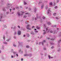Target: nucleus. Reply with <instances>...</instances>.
Here are the masks:
<instances>
[{"label":"nucleus","instance_id":"13d9d810","mask_svg":"<svg viewBox=\"0 0 61 61\" xmlns=\"http://www.w3.org/2000/svg\"><path fill=\"white\" fill-rule=\"evenodd\" d=\"M41 56H43V54L42 53H41Z\"/></svg>","mask_w":61,"mask_h":61},{"label":"nucleus","instance_id":"0eeeda50","mask_svg":"<svg viewBox=\"0 0 61 61\" xmlns=\"http://www.w3.org/2000/svg\"><path fill=\"white\" fill-rule=\"evenodd\" d=\"M30 34L31 35H34V33L33 32V31H32L30 32Z\"/></svg>","mask_w":61,"mask_h":61},{"label":"nucleus","instance_id":"f3484780","mask_svg":"<svg viewBox=\"0 0 61 61\" xmlns=\"http://www.w3.org/2000/svg\"><path fill=\"white\" fill-rule=\"evenodd\" d=\"M13 53L14 54H16L17 53V52L15 51H13Z\"/></svg>","mask_w":61,"mask_h":61},{"label":"nucleus","instance_id":"a19ab883","mask_svg":"<svg viewBox=\"0 0 61 61\" xmlns=\"http://www.w3.org/2000/svg\"><path fill=\"white\" fill-rule=\"evenodd\" d=\"M1 1L2 2H3V3H4V0H1Z\"/></svg>","mask_w":61,"mask_h":61},{"label":"nucleus","instance_id":"7ed1b4c3","mask_svg":"<svg viewBox=\"0 0 61 61\" xmlns=\"http://www.w3.org/2000/svg\"><path fill=\"white\" fill-rule=\"evenodd\" d=\"M21 32L20 30H18L17 32V34L18 35H21Z\"/></svg>","mask_w":61,"mask_h":61},{"label":"nucleus","instance_id":"a211bd4d","mask_svg":"<svg viewBox=\"0 0 61 61\" xmlns=\"http://www.w3.org/2000/svg\"><path fill=\"white\" fill-rule=\"evenodd\" d=\"M28 56H32V54H28Z\"/></svg>","mask_w":61,"mask_h":61},{"label":"nucleus","instance_id":"0e129e2a","mask_svg":"<svg viewBox=\"0 0 61 61\" xmlns=\"http://www.w3.org/2000/svg\"><path fill=\"white\" fill-rule=\"evenodd\" d=\"M18 27L19 28H20V27L19 26H18Z\"/></svg>","mask_w":61,"mask_h":61},{"label":"nucleus","instance_id":"6e6d98bb","mask_svg":"<svg viewBox=\"0 0 61 61\" xmlns=\"http://www.w3.org/2000/svg\"><path fill=\"white\" fill-rule=\"evenodd\" d=\"M54 39H51V40H52V41H54Z\"/></svg>","mask_w":61,"mask_h":61},{"label":"nucleus","instance_id":"6e6552de","mask_svg":"<svg viewBox=\"0 0 61 61\" xmlns=\"http://www.w3.org/2000/svg\"><path fill=\"white\" fill-rule=\"evenodd\" d=\"M41 44H42V45L43 46L44 45V44H43V42L42 41V42H40L39 43V45H40Z\"/></svg>","mask_w":61,"mask_h":61},{"label":"nucleus","instance_id":"c03bdc74","mask_svg":"<svg viewBox=\"0 0 61 61\" xmlns=\"http://www.w3.org/2000/svg\"><path fill=\"white\" fill-rule=\"evenodd\" d=\"M13 49H11V52H13Z\"/></svg>","mask_w":61,"mask_h":61},{"label":"nucleus","instance_id":"bf43d9fd","mask_svg":"<svg viewBox=\"0 0 61 61\" xmlns=\"http://www.w3.org/2000/svg\"><path fill=\"white\" fill-rule=\"evenodd\" d=\"M16 28V27L15 26H14V29H15Z\"/></svg>","mask_w":61,"mask_h":61},{"label":"nucleus","instance_id":"f704fd0d","mask_svg":"<svg viewBox=\"0 0 61 61\" xmlns=\"http://www.w3.org/2000/svg\"><path fill=\"white\" fill-rule=\"evenodd\" d=\"M40 21H41V23L42 22V19H41L40 20Z\"/></svg>","mask_w":61,"mask_h":61},{"label":"nucleus","instance_id":"a878e982","mask_svg":"<svg viewBox=\"0 0 61 61\" xmlns=\"http://www.w3.org/2000/svg\"><path fill=\"white\" fill-rule=\"evenodd\" d=\"M49 5H52V2H51L50 3Z\"/></svg>","mask_w":61,"mask_h":61},{"label":"nucleus","instance_id":"4d7b16f0","mask_svg":"<svg viewBox=\"0 0 61 61\" xmlns=\"http://www.w3.org/2000/svg\"><path fill=\"white\" fill-rule=\"evenodd\" d=\"M2 59H4V57L3 56H2Z\"/></svg>","mask_w":61,"mask_h":61},{"label":"nucleus","instance_id":"cd10ccee","mask_svg":"<svg viewBox=\"0 0 61 61\" xmlns=\"http://www.w3.org/2000/svg\"><path fill=\"white\" fill-rule=\"evenodd\" d=\"M36 28H37V29H40V28L38 27V26H36Z\"/></svg>","mask_w":61,"mask_h":61},{"label":"nucleus","instance_id":"c85d7f7f","mask_svg":"<svg viewBox=\"0 0 61 61\" xmlns=\"http://www.w3.org/2000/svg\"><path fill=\"white\" fill-rule=\"evenodd\" d=\"M16 35V32H15L14 33V35Z\"/></svg>","mask_w":61,"mask_h":61},{"label":"nucleus","instance_id":"5701e85b","mask_svg":"<svg viewBox=\"0 0 61 61\" xmlns=\"http://www.w3.org/2000/svg\"><path fill=\"white\" fill-rule=\"evenodd\" d=\"M36 16L37 17V18H35V20H37V18H38V17L37 16V15H36Z\"/></svg>","mask_w":61,"mask_h":61},{"label":"nucleus","instance_id":"4c0bfd02","mask_svg":"<svg viewBox=\"0 0 61 61\" xmlns=\"http://www.w3.org/2000/svg\"><path fill=\"white\" fill-rule=\"evenodd\" d=\"M59 2V0H57L56 1V3H58Z\"/></svg>","mask_w":61,"mask_h":61},{"label":"nucleus","instance_id":"aec40b11","mask_svg":"<svg viewBox=\"0 0 61 61\" xmlns=\"http://www.w3.org/2000/svg\"><path fill=\"white\" fill-rule=\"evenodd\" d=\"M60 42H61V39L58 41V44H59Z\"/></svg>","mask_w":61,"mask_h":61},{"label":"nucleus","instance_id":"4be33fe9","mask_svg":"<svg viewBox=\"0 0 61 61\" xmlns=\"http://www.w3.org/2000/svg\"><path fill=\"white\" fill-rule=\"evenodd\" d=\"M43 49L44 50H46V48H45V47H43Z\"/></svg>","mask_w":61,"mask_h":61},{"label":"nucleus","instance_id":"9d476101","mask_svg":"<svg viewBox=\"0 0 61 61\" xmlns=\"http://www.w3.org/2000/svg\"><path fill=\"white\" fill-rule=\"evenodd\" d=\"M17 14H18V15L19 16H20V15H21V14H20V12H18Z\"/></svg>","mask_w":61,"mask_h":61},{"label":"nucleus","instance_id":"338daca9","mask_svg":"<svg viewBox=\"0 0 61 61\" xmlns=\"http://www.w3.org/2000/svg\"><path fill=\"white\" fill-rule=\"evenodd\" d=\"M16 56H17V57H18V54H16Z\"/></svg>","mask_w":61,"mask_h":61},{"label":"nucleus","instance_id":"ea45409f","mask_svg":"<svg viewBox=\"0 0 61 61\" xmlns=\"http://www.w3.org/2000/svg\"><path fill=\"white\" fill-rule=\"evenodd\" d=\"M51 49H53V48H54V46H52L51 47Z\"/></svg>","mask_w":61,"mask_h":61},{"label":"nucleus","instance_id":"72a5a7b5","mask_svg":"<svg viewBox=\"0 0 61 61\" xmlns=\"http://www.w3.org/2000/svg\"><path fill=\"white\" fill-rule=\"evenodd\" d=\"M3 11H5V8H3Z\"/></svg>","mask_w":61,"mask_h":61},{"label":"nucleus","instance_id":"69168bd1","mask_svg":"<svg viewBox=\"0 0 61 61\" xmlns=\"http://www.w3.org/2000/svg\"><path fill=\"white\" fill-rule=\"evenodd\" d=\"M25 35H23V37H25Z\"/></svg>","mask_w":61,"mask_h":61},{"label":"nucleus","instance_id":"58836bf2","mask_svg":"<svg viewBox=\"0 0 61 61\" xmlns=\"http://www.w3.org/2000/svg\"><path fill=\"white\" fill-rule=\"evenodd\" d=\"M3 17L2 16H1L0 17V21H1V20L2 19V18Z\"/></svg>","mask_w":61,"mask_h":61},{"label":"nucleus","instance_id":"09e8293b","mask_svg":"<svg viewBox=\"0 0 61 61\" xmlns=\"http://www.w3.org/2000/svg\"><path fill=\"white\" fill-rule=\"evenodd\" d=\"M9 12H7V13H6V14L7 15H8V14H9Z\"/></svg>","mask_w":61,"mask_h":61},{"label":"nucleus","instance_id":"c756f323","mask_svg":"<svg viewBox=\"0 0 61 61\" xmlns=\"http://www.w3.org/2000/svg\"><path fill=\"white\" fill-rule=\"evenodd\" d=\"M41 3H42V2H39L38 3L39 5H40V4H41Z\"/></svg>","mask_w":61,"mask_h":61},{"label":"nucleus","instance_id":"8fccbe9b","mask_svg":"<svg viewBox=\"0 0 61 61\" xmlns=\"http://www.w3.org/2000/svg\"><path fill=\"white\" fill-rule=\"evenodd\" d=\"M56 19H57V20H58L59 19L58 18V17H56Z\"/></svg>","mask_w":61,"mask_h":61},{"label":"nucleus","instance_id":"20e7f679","mask_svg":"<svg viewBox=\"0 0 61 61\" xmlns=\"http://www.w3.org/2000/svg\"><path fill=\"white\" fill-rule=\"evenodd\" d=\"M56 31H54H54H53L52 30H51L50 31V32L51 33H53V32H54L53 33V34H55L56 33Z\"/></svg>","mask_w":61,"mask_h":61},{"label":"nucleus","instance_id":"dca6fc26","mask_svg":"<svg viewBox=\"0 0 61 61\" xmlns=\"http://www.w3.org/2000/svg\"><path fill=\"white\" fill-rule=\"evenodd\" d=\"M28 56V54H25L24 55V56Z\"/></svg>","mask_w":61,"mask_h":61},{"label":"nucleus","instance_id":"f03ea898","mask_svg":"<svg viewBox=\"0 0 61 61\" xmlns=\"http://www.w3.org/2000/svg\"><path fill=\"white\" fill-rule=\"evenodd\" d=\"M7 6H8V7H6V8H7V9H8V8H9L10 7L9 6H11V4H7Z\"/></svg>","mask_w":61,"mask_h":61},{"label":"nucleus","instance_id":"3c124183","mask_svg":"<svg viewBox=\"0 0 61 61\" xmlns=\"http://www.w3.org/2000/svg\"><path fill=\"white\" fill-rule=\"evenodd\" d=\"M60 50V48H59L58 50L57 51H59Z\"/></svg>","mask_w":61,"mask_h":61},{"label":"nucleus","instance_id":"2eb2a0df","mask_svg":"<svg viewBox=\"0 0 61 61\" xmlns=\"http://www.w3.org/2000/svg\"><path fill=\"white\" fill-rule=\"evenodd\" d=\"M50 12V10H48V12L47 13V14H49V12Z\"/></svg>","mask_w":61,"mask_h":61},{"label":"nucleus","instance_id":"39448f33","mask_svg":"<svg viewBox=\"0 0 61 61\" xmlns=\"http://www.w3.org/2000/svg\"><path fill=\"white\" fill-rule=\"evenodd\" d=\"M18 42V44H19V45L18 46V47H20V45L21 44V43H20V42Z\"/></svg>","mask_w":61,"mask_h":61},{"label":"nucleus","instance_id":"864d4df0","mask_svg":"<svg viewBox=\"0 0 61 61\" xmlns=\"http://www.w3.org/2000/svg\"><path fill=\"white\" fill-rule=\"evenodd\" d=\"M20 46L21 47L23 46V44H21Z\"/></svg>","mask_w":61,"mask_h":61},{"label":"nucleus","instance_id":"473e14b6","mask_svg":"<svg viewBox=\"0 0 61 61\" xmlns=\"http://www.w3.org/2000/svg\"><path fill=\"white\" fill-rule=\"evenodd\" d=\"M24 5H25L26 4V3L25 1H24Z\"/></svg>","mask_w":61,"mask_h":61},{"label":"nucleus","instance_id":"6ab92c4d","mask_svg":"<svg viewBox=\"0 0 61 61\" xmlns=\"http://www.w3.org/2000/svg\"><path fill=\"white\" fill-rule=\"evenodd\" d=\"M50 44L51 45H54V43H52V42H50Z\"/></svg>","mask_w":61,"mask_h":61},{"label":"nucleus","instance_id":"b1692460","mask_svg":"<svg viewBox=\"0 0 61 61\" xmlns=\"http://www.w3.org/2000/svg\"><path fill=\"white\" fill-rule=\"evenodd\" d=\"M56 13H54L53 14V15L54 16H56Z\"/></svg>","mask_w":61,"mask_h":61},{"label":"nucleus","instance_id":"412c9836","mask_svg":"<svg viewBox=\"0 0 61 61\" xmlns=\"http://www.w3.org/2000/svg\"><path fill=\"white\" fill-rule=\"evenodd\" d=\"M3 39H4V40H5V36L4 35L3 36Z\"/></svg>","mask_w":61,"mask_h":61},{"label":"nucleus","instance_id":"603ef678","mask_svg":"<svg viewBox=\"0 0 61 61\" xmlns=\"http://www.w3.org/2000/svg\"><path fill=\"white\" fill-rule=\"evenodd\" d=\"M13 46H14V47H16V45H15V44L13 45Z\"/></svg>","mask_w":61,"mask_h":61},{"label":"nucleus","instance_id":"f8f14e48","mask_svg":"<svg viewBox=\"0 0 61 61\" xmlns=\"http://www.w3.org/2000/svg\"><path fill=\"white\" fill-rule=\"evenodd\" d=\"M43 7H44V5H41V9H43Z\"/></svg>","mask_w":61,"mask_h":61},{"label":"nucleus","instance_id":"2f4dec72","mask_svg":"<svg viewBox=\"0 0 61 61\" xmlns=\"http://www.w3.org/2000/svg\"><path fill=\"white\" fill-rule=\"evenodd\" d=\"M48 8V7H47V6H46V7L45 8V9L46 10H47V9Z\"/></svg>","mask_w":61,"mask_h":61},{"label":"nucleus","instance_id":"774afa93","mask_svg":"<svg viewBox=\"0 0 61 61\" xmlns=\"http://www.w3.org/2000/svg\"><path fill=\"white\" fill-rule=\"evenodd\" d=\"M16 8L17 9H19V8L18 7H16Z\"/></svg>","mask_w":61,"mask_h":61},{"label":"nucleus","instance_id":"1a4fd4ad","mask_svg":"<svg viewBox=\"0 0 61 61\" xmlns=\"http://www.w3.org/2000/svg\"><path fill=\"white\" fill-rule=\"evenodd\" d=\"M3 43L4 44H5V45H7V42L5 41Z\"/></svg>","mask_w":61,"mask_h":61},{"label":"nucleus","instance_id":"a18cd8bd","mask_svg":"<svg viewBox=\"0 0 61 61\" xmlns=\"http://www.w3.org/2000/svg\"><path fill=\"white\" fill-rule=\"evenodd\" d=\"M29 10H30V11H31V8H29Z\"/></svg>","mask_w":61,"mask_h":61},{"label":"nucleus","instance_id":"7c9ffc66","mask_svg":"<svg viewBox=\"0 0 61 61\" xmlns=\"http://www.w3.org/2000/svg\"><path fill=\"white\" fill-rule=\"evenodd\" d=\"M2 48L3 49H4V46H2Z\"/></svg>","mask_w":61,"mask_h":61},{"label":"nucleus","instance_id":"37998d69","mask_svg":"<svg viewBox=\"0 0 61 61\" xmlns=\"http://www.w3.org/2000/svg\"><path fill=\"white\" fill-rule=\"evenodd\" d=\"M48 57L49 59H50V58H51V57H50V55H49Z\"/></svg>","mask_w":61,"mask_h":61},{"label":"nucleus","instance_id":"680f3d73","mask_svg":"<svg viewBox=\"0 0 61 61\" xmlns=\"http://www.w3.org/2000/svg\"><path fill=\"white\" fill-rule=\"evenodd\" d=\"M43 43H44V42H46V41L45 40H43Z\"/></svg>","mask_w":61,"mask_h":61},{"label":"nucleus","instance_id":"de8ad7c7","mask_svg":"<svg viewBox=\"0 0 61 61\" xmlns=\"http://www.w3.org/2000/svg\"><path fill=\"white\" fill-rule=\"evenodd\" d=\"M42 18H43V19H45V17H42Z\"/></svg>","mask_w":61,"mask_h":61},{"label":"nucleus","instance_id":"9b49d317","mask_svg":"<svg viewBox=\"0 0 61 61\" xmlns=\"http://www.w3.org/2000/svg\"><path fill=\"white\" fill-rule=\"evenodd\" d=\"M26 35L28 37H29V36H30L29 35L28 33L26 34Z\"/></svg>","mask_w":61,"mask_h":61},{"label":"nucleus","instance_id":"423d86ee","mask_svg":"<svg viewBox=\"0 0 61 61\" xmlns=\"http://www.w3.org/2000/svg\"><path fill=\"white\" fill-rule=\"evenodd\" d=\"M47 24L48 25H51V24L50 22H47Z\"/></svg>","mask_w":61,"mask_h":61},{"label":"nucleus","instance_id":"ddd939ff","mask_svg":"<svg viewBox=\"0 0 61 61\" xmlns=\"http://www.w3.org/2000/svg\"><path fill=\"white\" fill-rule=\"evenodd\" d=\"M10 39H11V38H10L8 39L7 40H6V41H7V42H8L9 41Z\"/></svg>","mask_w":61,"mask_h":61},{"label":"nucleus","instance_id":"393cba45","mask_svg":"<svg viewBox=\"0 0 61 61\" xmlns=\"http://www.w3.org/2000/svg\"><path fill=\"white\" fill-rule=\"evenodd\" d=\"M26 48H29V46L28 45H27L26 46Z\"/></svg>","mask_w":61,"mask_h":61},{"label":"nucleus","instance_id":"49530a36","mask_svg":"<svg viewBox=\"0 0 61 61\" xmlns=\"http://www.w3.org/2000/svg\"><path fill=\"white\" fill-rule=\"evenodd\" d=\"M25 24H27L28 23H27V21L25 22Z\"/></svg>","mask_w":61,"mask_h":61},{"label":"nucleus","instance_id":"79ce46f5","mask_svg":"<svg viewBox=\"0 0 61 61\" xmlns=\"http://www.w3.org/2000/svg\"><path fill=\"white\" fill-rule=\"evenodd\" d=\"M26 17H27V16H26V15H25L24 16V18H26Z\"/></svg>","mask_w":61,"mask_h":61},{"label":"nucleus","instance_id":"052dcab7","mask_svg":"<svg viewBox=\"0 0 61 61\" xmlns=\"http://www.w3.org/2000/svg\"><path fill=\"white\" fill-rule=\"evenodd\" d=\"M35 33H37L38 32V31L36 30L35 31Z\"/></svg>","mask_w":61,"mask_h":61},{"label":"nucleus","instance_id":"e433bc0d","mask_svg":"<svg viewBox=\"0 0 61 61\" xmlns=\"http://www.w3.org/2000/svg\"><path fill=\"white\" fill-rule=\"evenodd\" d=\"M4 25V27L5 28H6L7 27V26L6 25Z\"/></svg>","mask_w":61,"mask_h":61},{"label":"nucleus","instance_id":"c9c22d12","mask_svg":"<svg viewBox=\"0 0 61 61\" xmlns=\"http://www.w3.org/2000/svg\"><path fill=\"white\" fill-rule=\"evenodd\" d=\"M46 31H47V32H49V31H48V29H47V28H46Z\"/></svg>","mask_w":61,"mask_h":61},{"label":"nucleus","instance_id":"e2e57ef3","mask_svg":"<svg viewBox=\"0 0 61 61\" xmlns=\"http://www.w3.org/2000/svg\"><path fill=\"white\" fill-rule=\"evenodd\" d=\"M25 8L26 9H27L28 8V7H25Z\"/></svg>","mask_w":61,"mask_h":61},{"label":"nucleus","instance_id":"f257e3e1","mask_svg":"<svg viewBox=\"0 0 61 61\" xmlns=\"http://www.w3.org/2000/svg\"><path fill=\"white\" fill-rule=\"evenodd\" d=\"M29 27H30V25H27V26L26 27L27 29L28 30H31V28H29Z\"/></svg>","mask_w":61,"mask_h":61},{"label":"nucleus","instance_id":"5fc2aeb1","mask_svg":"<svg viewBox=\"0 0 61 61\" xmlns=\"http://www.w3.org/2000/svg\"><path fill=\"white\" fill-rule=\"evenodd\" d=\"M13 38L14 39H16V36H14L13 37Z\"/></svg>","mask_w":61,"mask_h":61},{"label":"nucleus","instance_id":"bb28decb","mask_svg":"<svg viewBox=\"0 0 61 61\" xmlns=\"http://www.w3.org/2000/svg\"><path fill=\"white\" fill-rule=\"evenodd\" d=\"M46 34V32L44 31V32L43 33V35H45Z\"/></svg>","mask_w":61,"mask_h":61},{"label":"nucleus","instance_id":"4468645a","mask_svg":"<svg viewBox=\"0 0 61 61\" xmlns=\"http://www.w3.org/2000/svg\"><path fill=\"white\" fill-rule=\"evenodd\" d=\"M36 8H35L34 9V12H35V13H36Z\"/></svg>","mask_w":61,"mask_h":61}]
</instances>
